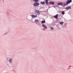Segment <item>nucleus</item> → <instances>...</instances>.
<instances>
[{"mask_svg":"<svg viewBox=\"0 0 73 73\" xmlns=\"http://www.w3.org/2000/svg\"><path fill=\"white\" fill-rule=\"evenodd\" d=\"M33 5L34 7H37L39 5V4L37 2H35L33 4Z\"/></svg>","mask_w":73,"mask_h":73,"instance_id":"nucleus-1","label":"nucleus"},{"mask_svg":"<svg viewBox=\"0 0 73 73\" xmlns=\"http://www.w3.org/2000/svg\"><path fill=\"white\" fill-rule=\"evenodd\" d=\"M71 2L72 0H68L66 2V4H69V3H70Z\"/></svg>","mask_w":73,"mask_h":73,"instance_id":"nucleus-2","label":"nucleus"},{"mask_svg":"<svg viewBox=\"0 0 73 73\" xmlns=\"http://www.w3.org/2000/svg\"><path fill=\"white\" fill-rule=\"evenodd\" d=\"M31 16L32 17L33 19H34V17H37V15H31Z\"/></svg>","mask_w":73,"mask_h":73,"instance_id":"nucleus-3","label":"nucleus"},{"mask_svg":"<svg viewBox=\"0 0 73 73\" xmlns=\"http://www.w3.org/2000/svg\"><path fill=\"white\" fill-rule=\"evenodd\" d=\"M54 3H55L53 1L50 2L49 3V4H51V5H54Z\"/></svg>","mask_w":73,"mask_h":73,"instance_id":"nucleus-4","label":"nucleus"},{"mask_svg":"<svg viewBox=\"0 0 73 73\" xmlns=\"http://www.w3.org/2000/svg\"><path fill=\"white\" fill-rule=\"evenodd\" d=\"M65 9H72V8H71V7L70 6H68L66 7Z\"/></svg>","mask_w":73,"mask_h":73,"instance_id":"nucleus-5","label":"nucleus"},{"mask_svg":"<svg viewBox=\"0 0 73 73\" xmlns=\"http://www.w3.org/2000/svg\"><path fill=\"white\" fill-rule=\"evenodd\" d=\"M58 5H63V3H58Z\"/></svg>","mask_w":73,"mask_h":73,"instance_id":"nucleus-6","label":"nucleus"},{"mask_svg":"<svg viewBox=\"0 0 73 73\" xmlns=\"http://www.w3.org/2000/svg\"><path fill=\"white\" fill-rule=\"evenodd\" d=\"M42 26L44 28H45V29H47V27L44 25V24H42Z\"/></svg>","mask_w":73,"mask_h":73,"instance_id":"nucleus-7","label":"nucleus"},{"mask_svg":"<svg viewBox=\"0 0 73 73\" xmlns=\"http://www.w3.org/2000/svg\"><path fill=\"white\" fill-rule=\"evenodd\" d=\"M40 4H42V5H44V4H45V3L44 2V1H40Z\"/></svg>","mask_w":73,"mask_h":73,"instance_id":"nucleus-8","label":"nucleus"},{"mask_svg":"<svg viewBox=\"0 0 73 73\" xmlns=\"http://www.w3.org/2000/svg\"><path fill=\"white\" fill-rule=\"evenodd\" d=\"M35 12H36V13L38 14V15L40 14V12H39V11L38 10H36L35 11Z\"/></svg>","mask_w":73,"mask_h":73,"instance_id":"nucleus-9","label":"nucleus"},{"mask_svg":"<svg viewBox=\"0 0 73 73\" xmlns=\"http://www.w3.org/2000/svg\"><path fill=\"white\" fill-rule=\"evenodd\" d=\"M58 14H57L56 16H54V17L55 19H57V18H58Z\"/></svg>","mask_w":73,"mask_h":73,"instance_id":"nucleus-10","label":"nucleus"},{"mask_svg":"<svg viewBox=\"0 0 73 73\" xmlns=\"http://www.w3.org/2000/svg\"><path fill=\"white\" fill-rule=\"evenodd\" d=\"M41 23L42 24H44V23H45V21H42L41 22Z\"/></svg>","mask_w":73,"mask_h":73,"instance_id":"nucleus-11","label":"nucleus"},{"mask_svg":"<svg viewBox=\"0 0 73 73\" xmlns=\"http://www.w3.org/2000/svg\"><path fill=\"white\" fill-rule=\"evenodd\" d=\"M45 1L46 4L47 5H48V0H46Z\"/></svg>","mask_w":73,"mask_h":73,"instance_id":"nucleus-12","label":"nucleus"},{"mask_svg":"<svg viewBox=\"0 0 73 73\" xmlns=\"http://www.w3.org/2000/svg\"><path fill=\"white\" fill-rule=\"evenodd\" d=\"M9 62L12 63V59H10L9 60Z\"/></svg>","mask_w":73,"mask_h":73,"instance_id":"nucleus-13","label":"nucleus"},{"mask_svg":"<svg viewBox=\"0 0 73 73\" xmlns=\"http://www.w3.org/2000/svg\"><path fill=\"white\" fill-rule=\"evenodd\" d=\"M35 22L37 23V22H39V21L37 19H35Z\"/></svg>","mask_w":73,"mask_h":73,"instance_id":"nucleus-14","label":"nucleus"},{"mask_svg":"<svg viewBox=\"0 0 73 73\" xmlns=\"http://www.w3.org/2000/svg\"><path fill=\"white\" fill-rule=\"evenodd\" d=\"M61 13H62V15H64V14H65V12H64V11H62Z\"/></svg>","mask_w":73,"mask_h":73,"instance_id":"nucleus-15","label":"nucleus"},{"mask_svg":"<svg viewBox=\"0 0 73 73\" xmlns=\"http://www.w3.org/2000/svg\"><path fill=\"white\" fill-rule=\"evenodd\" d=\"M60 24H61V25H62V24H64V22H60Z\"/></svg>","mask_w":73,"mask_h":73,"instance_id":"nucleus-16","label":"nucleus"},{"mask_svg":"<svg viewBox=\"0 0 73 73\" xmlns=\"http://www.w3.org/2000/svg\"><path fill=\"white\" fill-rule=\"evenodd\" d=\"M33 1H35V2H37L38 1V0H33Z\"/></svg>","mask_w":73,"mask_h":73,"instance_id":"nucleus-17","label":"nucleus"},{"mask_svg":"<svg viewBox=\"0 0 73 73\" xmlns=\"http://www.w3.org/2000/svg\"><path fill=\"white\" fill-rule=\"evenodd\" d=\"M66 3H64V4L63 7H65V6H66Z\"/></svg>","mask_w":73,"mask_h":73,"instance_id":"nucleus-18","label":"nucleus"},{"mask_svg":"<svg viewBox=\"0 0 73 73\" xmlns=\"http://www.w3.org/2000/svg\"><path fill=\"white\" fill-rule=\"evenodd\" d=\"M50 28L51 30H53V27H51Z\"/></svg>","mask_w":73,"mask_h":73,"instance_id":"nucleus-19","label":"nucleus"},{"mask_svg":"<svg viewBox=\"0 0 73 73\" xmlns=\"http://www.w3.org/2000/svg\"><path fill=\"white\" fill-rule=\"evenodd\" d=\"M3 1H4V0H3Z\"/></svg>","mask_w":73,"mask_h":73,"instance_id":"nucleus-20","label":"nucleus"}]
</instances>
